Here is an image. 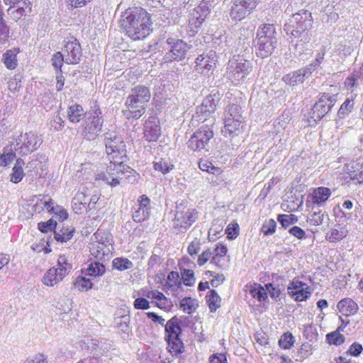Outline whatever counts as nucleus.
<instances>
[{"mask_svg":"<svg viewBox=\"0 0 363 363\" xmlns=\"http://www.w3.org/2000/svg\"><path fill=\"white\" fill-rule=\"evenodd\" d=\"M182 279L186 286H193L195 283L194 274L192 270L184 269L182 272Z\"/></svg>","mask_w":363,"mask_h":363,"instance_id":"obj_52","label":"nucleus"},{"mask_svg":"<svg viewBox=\"0 0 363 363\" xmlns=\"http://www.w3.org/2000/svg\"><path fill=\"white\" fill-rule=\"evenodd\" d=\"M326 339L330 345H340L344 340V336L340 334L338 331L330 333L326 335Z\"/></svg>","mask_w":363,"mask_h":363,"instance_id":"obj_48","label":"nucleus"},{"mask_svg":"<svg viewBox=\"0 0 363 363\" xmlns=\"http://www.w3.org/2000/svg\"><path fill=\"white\" fill-rule=\"evenodd\" d=\"M313 22L312 14L308 10L302 9L294 13L285 25V30L290 35L291 42L294 39H298L300 43H308Z\"/></svg>","mask_w":363,"mask_h":363,"instance_id":"obj_2","label":"nucleus"},{"mask_svg":"<svg viewBox=\"0 0 363 363\" xmlns=\"http://www.w3.org/2000/svg\"><path fill=\"white\" fill-rule=\"evenodd\" d=\"M148 216L149 208H141L138 207L133 213V219L138 223L145 220Z\"/></svg>","mask_w":363,"mask_h":363,"instance_id":"obj_50","label":"nucleus"},{"mask_svg":"<svg viewBox=\"0 0 363 363\" xmlns=\"http://www.w3.org/2000/svg\"><path fill=\"white\" fill-rule=\"evenodd\" d=\"M104 119L99 108L87 113L83 124L82 135L87 140H95L101 132Z\"/></svg>","mask_w":363,"mask_h":363,"instance_id":"obj_10","label":"nucleus"},{"mask_svg":"<svg viewBox=\"0 0 363 363\" xmlns=\"http://www.w3.org/2000/svg\"><path fill=\"white\" fill-rule=\"evenodd\" d=\"M73 233V229L62 228L60 231H54L55 239L58 242H65L72 238Z\"/></svg>","mask_w":363,"mask_h":363,"instance_id":"obj_39","label":"nucleus"},{"mask_svg":"<svg viewBox=\"0 0 363 363\" xmlns=\"http://www.w3.org/2000/svg\"><path fill=\"white\" fill-rule=\"evenodd\" d=\"M66 276V269L56 268L49 269L42 279L43 283L48 286H53L61 281Z\"/></svg>","mask_w":363,"mask_h":363,"instance_id":"obj_20","label":"nucleus"},{"mask_svg":"<svg viewBox=\"0 0 363 363\" xmlns=\"http://www.w3.org/2000/svg\"><path fill=\"white\" fill-rule=\"evenodd\" d=\"M294 337L290 333L282 335L279 340V346L283 349H290L294 343Z\"/></svg>","mask_w":363,"mask_h":363,"instance_id":"obj_43","label":"nucleus"},{"mask_svg":"<svg viewBox=\"0 0 363 363\" xmlns=\"http://www.w3.org/2000/svg\"><path fill=\"white\" fill-rule=\"evenodd\" d=\"M216 60L209 55H199L195 61V69L202 74H208L216 65Z\"/></svg>","mask_w":363,"mask_h":363,"instance_id":"obj_21","label":"nucleus"},{"mask_svg":"<svg viewBox=\"0 0 363 363\" xmlns=\"http://www.w3.org/2000/svg\"><path fill=\"white\" fill-rule=\"evenodd\" d=\"M206 298L211 312H215L220 306L221 298L215 290H211Z\"/></svg>","mask_w":363,"mask_h":363,"instance_id":"obj_34","label":"nucleus"},{"mask_svg":"<svg viewBox=\"0 0 363 363\" xmlns=\"http://www.w3.org/2000/svg\"><path fill=\"white\" fill-rule=\"evenodd\" d=\"M279 33L274 24H264L257 31L255 47L257 56L264 58L270 56L277 48Z\"/></svg>","mask_w":363,"mask_h":363,"instance_id":"obj_4","label":"nucleus"},{"mask_svg":"<svg viewBox=\"0 0 363 363\" xmlns=\"http://www.w3.org/2000/svg\"><path fill=\"white\" fill-rule=\"evenodd\" d=\"M325 220H329L328 215L325 211L318 209L308 216L306 221L311 226H320Z\"/></svg>","mask_w":363,"mask_h":363,"instance_id":"obj_26","label":"nucleus"},{"mask_svg":"<svg viewBox=\"0 0 363 363\" xmlns=\"http://www.w3.org/2000/svg\"><path fill=\"white\" fill-rule=\"evenodd\" d=\"M354 107V101L352 99H347L341 105L338 110L337 115L340 118H344L346 115L352 112Z\"/></svg>","mask_w":363,"mask_h":363,"instance_id":"obj_45","label":"nucleus"},{"mask_svg":"<svg viewBox=\"0 0 363 363\" xmlns=\"http://www.w3.org/2000/svg\"><path fill=\"white\" fill-rule=\"evenodd\" d=\"M86 114L82 106L79 104L70 106L67 109V118L74 123H79L83 118L85 119Z\"/></svg>","mask_w":363,"mask_h":363,"instance_id":"obj_25","label":"nucleus"},{"mask_svg":"<svg viewBox=\"0 0 363 363\" xmlns=\"http://www.w3.org/2000/svg\"><path fill=\"white\" fill-rule=\"evenodd\" d=\"M336 101V95L324 93L319 100L313 105L309 113L314 121L322 119L332 108Z\"/></svg>","mask_w":363,"mask_h":363,"instance_id":"obj_13","label":"nucleus"},{"mask_svg":"<svg viewBox=\"0 0 363 363\" xmlns=\"http://www.w3.org/2000/svg\"><path fill=\"white\" fill-rule=\"evenodd\" d=\"M155 169L161 172L163 174L168 173L174 168V165L166 160L161 159L154 163Z\"/></svg>","mask_w":363,"mask_h":363,"instance_id":"obj_42","label":"nucleus"},{"mask_svg":"<svg viewBox=\"0 0 363 363\" xmlns=\"http://www.w3.org/2000/svg\"><path fill=\"white\" fill-rule=\"evenodd\" d=\"M57 225L56 221L52 219H50L46 222H40L38 224V228L39 230L43 233H47L48 231H52L55 229Z\"/></svg>","mask_w":363,"mask_h":363,"instance_id":"obj_55","label":"nucleus"},{"mask_svg":"<svg viewBox=\"0 0 363 363\" xmlns=\"http://www.w3.org/2000/svg\"><path fill=\"white\" fill-rule=\"evenodd\" d=\"M52 65L57 72L62 71L61 67L63 62H65V58L62 52H56L52 57Z\"/></svg>","mask_w":363,"mask_h":363,"instance_id":"obj_51","label":"nucleus"},{"mask_svg":"<svg viewBox=\"0 0 363 363\" xmlns=\"http://www.w3.org/2000/svg\"><path fill=\"white\" fill-rule=\"evenodd\" d=\"M164 286L167 289H171L172 291H176L179 289L182 288V281L179 280V274L177 272L172 271L167 275V280Z\"/></svg>","mask_w":363,"mask_h":363,"instance_id":"obj_30","label":"nucleus"},{"mask_svg":"<svg viewBox=\"0 0 363 363\" xmlns=\"http://www.w3.org/2000/svg\"><path fill=\"white\" fill-rule=\"evenodd\" d=\"M318 333L315 325L312 324H308L304 325L303 336L309 341H313L316 338Z\"/></svg>","mask_w":363,"mask_h":363,"instance_id":"obj_53","label":"nucleus"},{"mask_svg":"<svg viewBox=\"0 0 363 363\" xmlns=\"http://www.w3.org/2000/svg\"><path fill=\"white\" fill-rule=\"evenodd\" d=\"M277 223L274 219L266 220L262 226V232L264 235H270L275 233Z\"/></svg>","mask_w":363,"mask_h":363,"instance_id":"obj_49","label":"nucleus"},{"mask_svg":"<svg viewBox=\"0 0 363 363\" xmlns=\"http://www.w3.org/2000/svg\"><path fill=\"white\" fill-rule=\"evenodd\" d=\"M161 130L155 121H147L144 126V138L148 142H155L160 137Z\"/></svg>","mask_w":363,"mask_h":363,"instance_id":"obj_23","label":"nucleus"},{"mask_svg":"<svg viewBox=\"0 0 363 363\" xmlns=\"http://www.w3.org/2000/svg\"><path fill=\"white\" fill-rule=\"evenodd\" d=\"M238 55L233 56L228 62L227 67V75L228 79L235 84H240L244 81L246 77L252 72V65L251 62L246 60L243 55L240 53L244 51L250 50V41L249 38H245L242 48H237L236 51H239Z\"/></svg>","mask_w":363,"mask_h":363,"instance_id":"obj_3","label":"nucleus"},{"mask_svg":"<svg viewBox=\"0 0 363 363\" xmlns=\"http://www.w3.org/2000/svg\"><path fill=\"white\" fill-rule=\"evenodd\" d=\"M356 172V164L354 162H350V163H347L344 165L342 169V172L344 174L348 175L351 180H352V177L354 174H357Z\"/></svg>","mask_w":363,"mask_h":363,"instance_id":"obj_59","label":"nucleus"},{"mask_svg":"<svg viewBox=\"0 0 363 363\" xmlns=\"http://www.w3.org/2000/svg\"><path fill=\"white\" fill-rule=\"evenodd\" d=\"M62 52L65 58V63L77 64L82 57V48L78 40L72 37L65 45Z\"/></svg>","mask_w":363,"mask_h":363,"instance_id":"obj_18","label":"nucleus"},{"mask_svg":"<svg viewBox=\"0 0 363 363\" xmlns=\"http://www.w3.org/2000/svg\"><path fill=\"white\" fill-rule=\"evenodd\" d=\"M113 267L120 271H124L133 267L132 262L126 258H116L113 260Z\"/></svg>","mask_w":363,"mask_h":363,"instance_id":"obj_41","label":"nucleus"},{"mask_svg":"<svg viewBox=\"0 0 363 363\" xmlns=\"http://www.w3.org/2000/svg\"><path fill=\"white\" fill-rule=\"evenodd\" d=\"M309 288L306 286L304 288L302 291L296 292V294H292L290 295L291 297L294 298L296 301H303L307 299L311 292L309 291Z\"/></svg>","mask_w":363,"mask_h":363,"instance_id":"obj_60","label":"nucleus"},{"mask_svg":"<svg viewBox=\"0 0 363 363\" xmlns=\"http://www.w3.org/2000/svg\"><path fill=\"white\" fill-rule=\"evenodd\" d=\"M119 22L126 35L133 40H143L150 34V14L140 7L127 9L122 13Z\"/></svg>","mask_w":363,"mask_h":363,"instance_id":"obj_1","label":"nucleus"},{"mask_svg":"<svg viewBox=\"0 0 363 363\" xmlns=\"http://www.w3.org/2000/svg\"><path fill=\"white\" fill-rule=\"evenodd\" d=\"M194 302L195 300L192 298L185 297L182 299L180 302V308H182L184 312H187L189 314H191L196 309Z\"/></svg>","mask_w":363,"mask_h":363,"instance_id":"obj_47","label":"nucleus"},{"mask_svg":"<svg viewBox=\"0 0 363 363\" xmlns=\"http://www.w3.org/2000/svg\"><path fill=\"white\" fill-rule=\"evenodd\" d=\"M209 0H202L199 5L194 8L189 14V24L193 32H196V29L200 28L206 16L210 13Z\"/></svg>","mask_w":363,"mask_h":363,"instance_id":"obj_16","label":"nucleus"},{"mask_svg":"<svg viewBox=\"0 0 363 363\" xmlns=\"http://www.w3.org/2000/svg\"><path fill=\"white\" fill-rule=\"evenodd\" d=\"M74 286L79 291H86L92 288V283L89 279L78 277L74 282Z\"/></svg>","mask_w":363,"mask_h":363,"instance_id":"obj_46","label":"nucleus"},{"mask_svg":"<svg viewBox=\"0 0 363 363\" xmlns=\"http://www.w3.org/2000/svg\"><path fill=\"white\" fill-rule=\"evenodd\" d=\"M199 129L191 136L187 142L188 147L193 151L207 150L211 139L213 137L212 124L201 123Z\"/></svg>","mask_w":363,"mask_h":363,"instance_id":"obj_11","label":"nucleus"},{"mask_svg":"<svg viewBox=\"0 0 363 363\" xmlns=\"http://www.w3.org/2000/svg\"><path fill=\"white\" fill-rule=\"evenodd\" d=\"M87 274L91 277L101 276L105 272V267L103 264L94 262L91 263L86 269Z\"/></svg>","mask_w":363,"mask_h":363,"instance_id":"obj_36","label":"nucleus"},{"mask_svg":"<svg viewBox=\"0 0 363 363\" xmlns=\"http://www.w3.org/2000/svg\"><path fill=\"white\" fill-rule=\"evenodd\" d=\"M24 160L21 158H18L12 169L10 181L14 184L20 182L24 175L23 167L24 166Z\"/></svg>","mask_w":363,"mask_h":363,"instance_id":"obj_27","label":"nucleus"},{"mask_svg":"<svg viewBox=\"0 0 363 363\" xmlns=\"http://www.w3.org/2000/svg\"><path fill=\"white\" fill-rule=\"evenodd\" d=\"M123 164L116 165L110 162V165L107 167L106 171L96 173L95 177L96 180H101L111 186H116L123 179Z\"/></svg>","mask_w":363,"mask_h":363,"instance_id":"obj_15","label":"nucleus"},{"mask_svg":"<svg viewBox=\"0 0 363 363\" xmlns=\"http://www.w3.org/2000/svg\"><path fill=\"white\" fill-rule=\"evenodd\" d=\"M39 147L38 137L33 132L26 133L24 134L23 143L19 147L18 154L26 155L34 151Z\"/></svg>","mask_w":363,"mask_h":363,"instance_id":"obj_22","label":"nucleus"},{"mask_svg":"<svg viewBox=\"0 0 363 363\" xmlns=\"http://www.w3.org/2000/svg\"><path fill=\"white\" fill-rule=\"evenodd\" d=\"M347 235V230L345 226L340 224H336L333 228L331 229L330 234L326 236V238L330 242L339 241Z\"/></svg>","mask_w":363,"mask_h":363,"instance_id":"obj_28","label":"nucleus"},{"mask_svg":"<svg viewBox=\"0 0 363 363\" xmlns=\"http://www.w3.org/2000/svg\"><path fill=\"white\" fill-rule=\"evenodd\" d=\"M200 245L199 240L195 238L194 240H193L188 246V253L191 256L196 255L200 250Z\"/></svg>","mask_w":363,"mask_h":363,"instance_id":"obj_63","label":"nucleus"},{"mask_svg":"<svg viewBox=\"0 0 363 363\" xmlns=\"http://www.w3.org/2000/svg\"><path fill=\"white\" fill-rule=\"evenodd\" d=\"M167 42L171 46V48L164 56L165 62L174 60L179 61L185 57L189 48L186 43L181 40L174 38H168Z\"/></svg>","mask_w":363,"mask_h":363,"instance_id":"obj_17","label":"nucleus"},{"mask_svg":"<svg viewBox=\"0 0 363 363\" xmlns=\"http://www.w3.org/2000/svg\"><path fill=\"white\" fill-rule=\"evenodd\" d=\"M305 79V74L303 71L300 69L288 74L283 77V81L291 86H295L299 82H302Z\"/></svg>","mask_w":363,"mask_h":363,"instance_id":"obj_32","label":"nucleus"},{"mask_svg":"<svg viewBox=\"0 0 363 363\" xmlns=\"http://www.w3.org/2000/svg\"><path fill=\"white\" fill-rule=\"evenodd\" d=\"M50 124L51 130L59 131L64 127V121L59 115H57L51 119Z\"/></svg>","mask_w":363,"mask_h":363,"instance_id":"obj_57","label":"nucleus"},{"mask_svg":"<svg viewBox=\"0 0 363 363\" xmlns=\"http://www.w3.org/2000/svg\"><path fill=\"white\" fill-rule=\"evenodd\" d=\"M331 195V191L327 187H318L313 190V203H321L326 201Z\"/></svg>","mask_w":363,"mask_h":363,"instance_id":"obj_29","label":"nucleus"},{"mask_svg":"<svg viewBox=\"0 0 363 363\" xmlns=\"http://www.w3.org/2000/svg\"><path fill=\"white\" fill-rule=\"evenodd\" d=\"M212 252L210 249L203 251L198 257L197 263L199 266L205 264L211 257Z\"/></svg>","mask_w":363,"mask_h":363,"instance_id":"obj_64","label":"nucleus"},{"mask_svg":"<svg viewBox=\"0 0 363 363\" xmlns=\"http://www.w3.org/2000/svg\"><path fill=\"white\" fill-rule=\"evenodd\" d=\"M149 89L145 86H137L131 89L126 99L127 109L124 111L128 118H139L145 113V104L150 99Z\"/></svg>","mask_w":363,"mask_h":363,"instance_id":"obj_5","label":"nucleus"},{"mask_svg":"<svg viewBox=\"0 0 363 363\" xmlns=\"http://www.w3.org/2000/svg\"><path fill=\"white\" fill-rule=\"evenodd\" d=\"M216 255L212 257L211 262H216L217 257H224L227 252L228 249L227 247L222 244L217 245L216 247L215 248Z\"/></svg>","mask_w":363,"mask_h":363,"instance_id":"obj_61","label":"nucleus"},{"mask_svg":"<svg viewBox=\"0 0 363 363\" xmlns=\"http://www.w3.org/2000/svg\"><path fill=\"white\" fill-rule=\"evenodd\" d=\"M146 297L151 299H155L158 302L156 303V306L160 308H164L167 306V298L165 296L158 291H149L146 294Z\"/></svg>","mask_w":363,"mask_h":363,"instance_id":"obj_33","label":"nucleus"},{"mask_svg":"<svg viewBox=\"0 0 363 363\" xmlns=\"http://www.w3.org/2000/svg\"><path fill=\"white\" fill-rule=\"evenodd\" d=\"M199 166L201 170L213 174H219L220 169L215 167L213 163L207 160L201 159L199 161Z\"/></svg>","mask_w":363,"mask_h":363,"instance_id":"obj_37","label":"nucleus"},{"mask_svg":"<svg viewBox=\"0 0 363 363\" xmlns=\"http://www.w3.org/2000/svg\"><path fill=\"white\" fill-rule=\"evenodd\" d=\"M224 128L222 133L225 136H231L237 134L236 131L242 128V123L244 117L241 113V107L237 104H232L226 106L224 112Z\"/></svg>","mask_w":363,"mask_h":363,"instance_id":"obj_8","label":"nucleus"},{"mask_svg":"<svg viewBox=\"0 0 363 363\" xmlns=\"http://www.w3.org/2000/svg\"><path fill=\"white\" fill-rule=\"evenodd\" d=\"M277 220L284 228H286L297 223L298 217L294 214H280L278 216Z\"/></svg>","mask_w":363,"mask_h":363,"instance_id":"obj_38","label":"nucleus"},{"mask_svg":"<svg viewBox=\"0 0 363 363\" xmlns=\"http://www.w3.org/2000/svg\"><path fill=\"white\" fill-rule=\"evenodd\" d=\"M104 145L108 160L116 165L123 164L126 159V147L122 137L115 132L104 135Z\"/></svg>","mask_w":363,"mask_h":363,"instance_id":"obj_6","label":"nucleus"},{"mask_svg":"<svg viewBox=\"0 0 363 363\" xmlns=\"http://www.w3.org/2000/svg\"><path fill=\"white\" fill-rule=\"evenodd\" d=\"M198 218L195 209L189 208L184 203H177L173 228L177 233L185 232Z\"/></svg>","mask_w":363,"mask_h":363,"instance_id":"obj_9","label":"nucleus"},{"mask_svg":"<svg viewBox=\"0 0 363 363\" xmlns=\"http://www.w3.org/2000/svg\"><path fill=\"white\" fill-rule=\"evenodd\" d=\"M95 238L98 240V233H95ZM112 246L107 239L104 241L96 240L90 244V252L92 256L97 259H103L106 255L108 256L111 250Z\"/></svg>","mask_w":363,"mask_h":363,"instance_id":"obj_19","label":"nucleus"},{"mask_svg":"<svg viewBox=\"0 0 363 363\" xmlns=\"http://www.w3.org/2000/svg\"><path fill=\"white\" fill-rule=\"evenodd\" d=\"M249 293L259 301H262L267 298V293L259 284H255L253 286H251Z\"/></svg>","mask_w":363,"mask_h":363,"instance_id":"obj_40","label":"nucleus"},{"mask_svg":"<svg viewBox=\"0 0 363 363\" xmlns=\"http://www.w3.org/2000/svg\"><path fill=\"white\" fill-rule=\"evenodd\" d=\"M166 333V340L167 341L169 351L175 354L182 352L183 342L179 338L182 333V328L179 320L177 316L172 317L164 325Z\"/></svg>","mask_w":363,"mask_h":363,"instance_id":"obj_12","label":"nucleus"},{"mask_svg":"<svg viewBox=\"0 0 363 363\" xmlns=\"http://www.w3.org/2000/svg\"><path fill=\"white\" fill-rule=\"evenodd\" d=\"M135 309L146 310L150 308L149 301L145 298H138L133 303Z\"/></svg>","mask_w":363,"mask_h":363,"instance_id":"obj_62","label":"nucleus"},{"mask_svg":"<svg viewBox=\"0 0 363 363\" xmlns=\"http://www.w3.org/2000/svg\"><path fill=\"white\" fill-rule=\"evenodd\" d=\"M260 0H233L230 16L233 20L241 21L252 13Z\"/></svg>","mask_w":363,"mask_h":363,"instance_id":"obj_14","label":"nucleus"},{"mask_svg":"<svg viewBox=\"0 0 363 363\" xmlns=\"http://www.w3.org/2000/svg\"><path fill=\"white\" fill-rule=\"evenodd\" d=\"M10 7L8 9V14L15 21H17L22 16L25 15V8L28 6H24L23 4H18L16 6L9 5Z\"/></svg>","mask_w":363,"mask_h":363,"instance_id":"obj_35","label":"nucleus"},{"mask_svg":"<svg viewBox=\"0 0 363 363\" xmlns=\"http://www.w3.org/2000/svg\"><path fill=\"white\" fill-rule=\"evenodd\" d=\"M220 100L218 93L211 94L203 101L201 106H198L194 115L191 120L192 125H196L199 123H206L214 124L215 118L212 114L216 110V106Z\"/></svg>","mask_w":363,"mask_h":363,"instance_id":"obj_7","label":"nucleus"},{"mask_svg":"<svg viewBox=\"0 0 363 363\" xmlns=\"http://www.w3.org/2000/svg\"><path fill=\"white\" fill-rule=\"evenodd\" d=\"M85 200H86V196L84 192L79 191L77 193L72 201V208L75 213H79L83 208L88 211L87 202H85Z\"/></svg>","mask_w":363,"mask_h":363,"instance_id":"obj_31","label":"nucleus"},{"mask_svg":"<svg viewBox=\"0 0 363 363\" xmlns=\"http://www.w3.org/2000/svg\"><path fill=\"white\" fill-rule=\"evenodd\" d=\"M206 274H209V276L213 278L211 281V284L213 287L218 286L225 280V277L223 274H218L212 271H207Z\"/></svg>","mask_w":363,"mask_h":363,"instance_id":"obj_56","label":"nucleus"},{"mask_svg":"<svg viewBox=\"0 0 363 363\" xmlns=\"http://www.w3.org/2000/svg\"><path fill=\"white\" fill-rule=\"evenodd\" d=\"M9 28L4 22L3 17L0 15V43H4L9 38Z\"/></svg>","mask_w":363,"mask_h":363,"instance_id":"obj_58","label":"nucleus"},{"mask_svg":"<svg viewBox=\"0 0 363 363\" xmlns=\"http://www.w3.org/2000/svg\"><path fill=\"white\" fill-rule=\"evenodd\" d=\"M4 64L9 69L16 68L17 65V60L16 55L12 50H7L4 55Z\"/></svg>","mask_w":363,"mask_h":363,"instance_id":"obj_44","label":"nucleus"},{"mask_svg":"<svg viewBox=\"0 0 363 363\" xmlns=\"http://www.w3.org/2000/svg\"><path fill=\"white\" fill-rule=\"evenodd\" d=\"M339 311L345 316L356 313L358 311V305L350 298H344L337 303Z\"/></svg>","mask_w":363,"mask_h":363,"instance_id":"obj_24","label":"nucleus"},{"mask_svg":"<svg viewBox=\"0 0 363 363\" xmlns=\"http://www.w3.org/2000/svg\"><path fill=\"white\" fill-rule=\"evenodd\" d=\"M306 286L307 285L305 283L298 280H294L287 288L288 294L291 295L292 294H296V292L302 291Z\"/></svg>","mask_w":363,"mask_h":363,"instance_id":"obj_54","label":"nucleus"}]
</instances>
